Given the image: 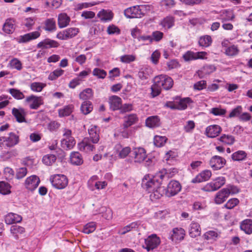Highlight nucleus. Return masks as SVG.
<instances>
[{
    "instance_id": "nucleus-34",
    "label": "nucleus",
    "mask_w": 252,
    "mask_h": 252,
    "mask_svg": "<svg viewBox=\"0 0 252 252\" xmlns=\"http://www.w3.org/2000/svg\"><path fill=\"white\" fill-rule=\"evenodd\" d=\"M146 125L151 128L157 127L159 125V119L157 116L150 117L146 119Z\"/></svg>"
},
{
    "instance_id": "nucleus-36",
    "label": "nucleus",
    "mask_w": 252,
    "mask_h": 252,
    "mask_svg": "<svg viewBox=\"0 0 252 252\" xmlns=\"http://www.w3.org/2000/svg\"><path fill=\"white\" fill-rule=\"evenodd\" d=\"M44 25L43 29L46 31L52 32L56 30V22L53 18L46 20Z\"/></svg>"
},
{
    "instance_id": "nucleus-48",
    "label": "nucleus",
    "mask_w": 252,
    "mask_h": 252,
    "mask_svg": "<svg viewBox=\"0 0 252 252\" xmlns=\"http://www.w3.org/2000/svg\"><path fill=\"white\" fill-rule=\"evenodd\" d=\"M167 138L165 136H155L154 143L158 147H161L166 142Z\"/></svg>"
},
{
    "instance_id": "nucleus-35",
    "label": "nucleus",
    "mask_w": 252,
    "mask_h": 252,
    "mask_svg": "<svg viewBox=\"0 0 252 252\" xmlns=\"http://www.w3.org/2000/svg\"><path fill=\"white\" fill-rule=\"evenodd\" d=\"M212 43V39L211 36L205 35L200 37L198 40V44L200 46L208 47L211 46Z\"/></svg>"
},
{
    "instance_id": "nucleus-21",
    "label": "nucleus",
    "mask_w": 252,
    "mask_h": 252,
    "mask_svg": "<svg viewBox=\"0 0 252 252\" xmlns=\"http://www.w3.org/2000/svg\"><path fill=\"white\" fill-rule=\"evenodd\" d=\"M14 22L15 21L12 19L10 18L6 19L3 25V31L7 34L12 33L15 30L14 26Z\"/></svg>"
},
{
    "instance_id": "nucleus-45",
    "label": "nucleus",
    "mask_w": 252,
    "mask_h": 252,
    "mask_svg": "<svg viewBox=\"0 0 252 252\" xmlns=\"http://www.w3.org/2000/svg\"><path fill=\"white\" fill-rule=\"evenodd\" d=\"M92 95V90L90 88H87L80 93L79 94V98L83 100H87L91 98Z\"/></svg>"
},
{
    "instance_id": "nucleus-54",
    "label": "nucleus",
    "mask_w": 252,
    "mask_h": 252,
    "mask_svg": "<svg viewBox=\"0 0 252 252\" xmlns=\"http://www.w3.org/2000/svg\"><path fill=\"white\" fill-rule=\"evenodd\" d=\"M239 202V201L237 198L230 199L225 204L224 207L227 209H231L236 206Z\"/></svg>"
},
{
    "instance_id": "nucleus-32",
    "label": "nucleus",
    "mask_w": 252,
    "mask_h": 252,
    "mask_svg": "<svg viewBox=\"0 0 252 252\" xmlns=\"http://www.w3.org/2000/svg\"><path fill=\"white\" fill-rule=\"evenodd\" d=\"M240 227L246 233L251 234L252 233V220L250 219L244 220L241 224Z\"/></svg>"
},
{
    "instance_id": "nucleus-30",
    "label": "nucleus",
    "mask_w": 252,
    "mask_h": 252,
    "mask_svg": "<svg viewBox=\"0 0 252 252\" xmlns=\"http://www.w3.org/2000/svg\"><path fill=\"white\" fill-rule=\"evenodd\" d=\"M70 162L72 164L79 165L83 163L81 155L78 152H72L70 156Z\"/></svg>"
},
{
    "instance_id": "nucleus-23",
    "label": "nucleus",
    "mask_w": 252,
    "mask_h": 252,
    "mask_svg": "<svg viewBox=\"0 0 252 252\" xmlns=\"http://www.w3.org/2000/svg\"><path fill=\"white\" fill-rule=\"evenodd\" d=\"M185 231L181 228H175L173 229V234L171 236L172 241H181L185 236Z\"/></svg>"
},
{
    "instance_id": "nucleus-52",
    "label": "nucleus",
    "mask_w": 252,
    "mask_h": 252,
    "mask_svg": "<svg viewBox=\"0 0 252 252\" xmlns=\"http://www.w3.org/2000/svg\"><path fill=\"white\" fill-rule=\"evenodd\" d=\"M64 71L61 69H57L50 73L48 76V79L50 80H56L58 77L61 76Z\"/></svg>"
},
{
    "instance_id": "nucleus-27",
    "label": "nucleus",
    "mask_w": 252,
    "mask_h": 252,
    "mask_svg": "<svg viewBox=\"0 0 252 252\" xmlns=\"http://www.w3.org/2000/svg\"><path fill=\"white\" fill-rule=\"evenodd\" d=\"M59 44L56 41L46 38L39 42L37 47H58Z\"/></svg>"
},
{
    "instance_id": "nucleus-41",
    "label": "nucleus",
    "mask_w": 252,
    "mask_h": 252,
    "mask_svg": "<svg viewBox=\"0 0 252 252\" xmlns=\"http://www.w3.org/2000/svg\"><path fill=\"white\" fill-rule=\"evenodd\" d=\"M46 86V84L41 82H33L30 85L31 89L36 92H40Z\"/></svg>"
},
{
    "instance_id": "nucleus-7",
    "label": "nucleus",
    "mask_w": 252,
    "mask_h": 252,
    "mask_svg": "<svg viewBox=\"0 0 252 252\" xmlns=\"http://www.w3.org/2000/svg\"><path fill=\"white\" fill-rule=\"evenodd\" d=\"M181 189L180 184L176 181H171L165 189V195L170 197L177 194Z\"/></svg>"
},
{
    "instance_id": "nucleus-63",
    "label": "nucleus",
    "mask_w": 252,
    "mask_h": 252,
    "mask_svg": "<svg viewBox=\"0 0 252 252\" xmlns=\"http://www.w3.org/2000/svg\"><path fill=\"white\" fill-rule=\"evenodd\" d=\"M242 111V107L241 106H238L235 108L233 109L232 111L230 113L229 117L232 118L240 116Z\"/></svg>"
},
{
    "instance_id": "nucleus-13",
    "label": "nucleus",
    "mask_w": 252,
    "mask_h": 252,
    "mask_svg": "<svg viewBox=\"0 0 252 252\" xmlns=\"http://www.w3.org/2000/svg\"><path fill=\"white\" fill-rule=\"evenodd\" d=\"M221 131V128L219 125H210L206 127L205 134L208 137L215 138L218 136Z\"/></svg>"
},
{
    "instance_id": "nucleus-33",
    "label": "nucleus",
    "mask_w": 252,
    "mask_h": 252,
    "mask_svg": "<svg viewBox=\"0 0 252 252\" xmlns=\"http://www.w3.org/2000/svg\"><path fill=\"white\" fill-rule=\"evenodd\" d=\"M75 145V141L74 138L68 139H63L61 141V146L65 150H70Z\"/></svg>"
},
{
    "instance_id": "nucleus-20",
    "label": "nucleus",
    "mask_w": 252,
    "mask_h": 252,
    "mask_svg": "<svg viewBox=\"0 0 252 252\" xmlns=\"http://www.w3.org/2000/svg\"><path fill=\"white\" fill-rule=\"evenodd\" d=\"M109 103L112 110L120 109L122 105V99L118 96L113 95L109 98Z\"/></svg>"
},
{
    "instance_id": "nucleus-60",
    "label": "nucleus",
    "mask_w": 252,
    "mask_h": 252,
    "mask_svg": "<svg viewBox=\"0 0 252 252\" xmlns=\"http://www.w3.org/2000/svg\"><path fill=\"white\" fill-rule=\"evenodd\" d=\"M10 231L12 234L17 235L18 233H23L25 231V229L20 226L13 225L10 228Z\"/></svg>"
},
{
    "instance_id": "nucleus-10",
    "label": "nucleus",
    "mask_w": 252,
    "mask_h": 252,
    "mask_svg": "<svg viewBox=\"0 0 252 252\" xmlns=\"http://www.w3.org/2000/svg\"><path fill=\"white\" fill-rule=\"evenodd\" d=\"M78 32V29L76 28H70L59 32L57 35V37L60 39L66 40L74 37Z\"/></svg>"
},
{
    "instance_id": "nucleus-39",
    "label": "nucleus",
    "mask_w": 252,
    "mask_h": 252,
    "mask_svg": "<svg viewBox=\"0 0 252 252\" xmlns=\"http://www.w3.org/2000/svg\"><path fill=\"white\" fill-rule=\"evenodd\" d=\"M81 111L84 115L89 114L93 110V105L89 101H84L80 108Z\"/></svg>"
},
{
    "instance_id": "nucleus-64",
    "label": "nucleus",
    "mask_w": 252,
    "mask_h": 252,
    "mask_svg": "<svg viewBox=\"0 0 252 252\" xmlns=\"http://www.w3.org/2000/svg\"><path fill=\"white\" fill-rule=\"evenodd\" d=\"M226 110L219 108H213L211 112L215 116H222L226 113Z\"/></svg>"
},
{
    "instance_id": "nucleus-40",
    "label": "nucleus",
    "mask_w": 252,
    "mask_h": 252,
    "mask_svg": "<svg viewBox=\"0 0 252 252\" xmlns=\"http://www.w3.org/2000/svg\"><path fill=\"white\" fill-rule=\"evenodd\" d=\"M137 117L135 114H131L126 118V120L123 124L124 128H126L134 124L137 121Z\"/></svg>"
},
{
    "instance_id": "nucleus-19",
    "label": "nucleus",
    "mask_w": 252,
    "mask_h": 252,
    "mask_svg": "<svg viewBox=\"0 0 252 252\" xmlns=\"http://www.w3.org/2000/svg\"><path fill=\"white\" fill-rule=\"evenodd\" d=\"M40 33L37 31L30 32L20 36L19 39V42H27L31 40L35 39L39 37Z\"/></svg>"
},
{
    "instance_id": "nucleus-51",
    "label": "nucleus",
    "mask_w": 252,
    "mask_h": 252,
    "mask_svg": "<svg viewBox=\"0 0 252 252\" xmlns=\"http://www.w3.org/2000/svg\"><path fill=\"white\" fill-rule=\"evenodd\" d=\"M189 98H186L181 99L180 101L176 103L177 109L184 110L187 107V104L189 102Z\"/></svg>"
},
{
    "instance_id": "nucleus-59",
    "label": "nucleus",
    "mask_w": 252,
    "mask_h": 252,
    "mask_svg": "<svg viewBox=\"0 0 252 252\" xmlns=\"http://www.w3.org/2000/svg\"><path fill=\"white\" fill-rule=\"evenodd\" d=\"M137 223L135 222H132L129 225H127L126 226H125L121 232H120L119 233L122 234L124 235L126 233L130 231L131 229L133 228H135L137 227Z\"/></svg>"
},
{
    "instance_id": "nucleus-44",
    "label": "nucleus",
    "mask_w": 252,
    "mask_h": 252,
    "mask_svg": "<svg viewBox=\"0 0 252 252\" xmlns=\"http://www.w3.org/2000/svg\"><path fill=\"white\" fill-rule=\"evenodd\" d=\"M56 160V157L54 155H47L42 158L43 162L47 165H51Z\"/></svg>"
},
{
    "instance_id": "nucleus-37",
    "label": "nucleus",
    "mask_w": 252,
    "mask_h": 252,
    "mask_svg": "<svg viewBox=\"0 0 252 252\" xmlns=\"http://www.w3.org/2000/svg\"><path fill=\"white\" fill-rule=\"evenodd\" d=\"M174 18L171 16H168L164 18L160 23L161 25L165 29H170L174 24Z\"/></svg>"
},
{
    "instance_id": "nucleus-56",
    "label": "nucleus",
    "mask_w": 252,
    "mask_h": 252,
    "mask_svg": "<svg viewBox=\"0 0 252 252\" xmlns=\"http://www.w3.org/2000/svg\"><path fill=\"white\" fill-rule=\"evenodd\" d=\"M216 67L213 65H206L203 66L201 72L205 74H209L216 70Z\"/></svg>"
},
{
    "instance_id": "nucleus-31",
    "label": "nucleus",
    "mask_w": 252,
    "mask_h": 252,
    "mask_svg": "<svg viewBox=\"0 0 252 252\" xmlns=\"http://www.w3.org/2000/svg\"><path fill=\"white\" fill-rule=\"evenodd\" d=\"M89 134V140L90 139L92 143H97L99 140V136L97 133L96 126H94L88 130Z\"/></svg>"
},
{
    "instance_id": "nucleus-11",
    "label": "nucleus",
    "mask_w": 252,
    "mask_h": 252,
    "mask_svg": "<svg viewBox=\"0 0 252 252\" xmlns=\"http://www.w3.org/2000/svg\"><path fill=\"white\" fill-rule=\"evenodd\" d=\"M225 164V159L218 156H213L210 160V165L214 170L221 169Z\"/></svg>"
},
{
    "instance_id": "nucleus-18",
    "label": "nucleus",
    "mask_w": 252,
    "mask_h": 252,
    "mask_svg": "<svg viewBox=\"0 0 252 252\" xmlns=\"http://www.w3.org/2000/svg\"><path fill=\"white\" fill-rule=\"evenodd\" d=\"M230 192L225 189H223L219 191L215 197V202L217 204L223 203L228 197Z\"/></svg>"
},
{
    "instance_id": "nucleus-15",
    "label": "nucleus",
    "mask_w": 252,
    "mask_h": 252,
    "mask_svg": "<svg viewBox=\"0 0 252 252\" xmlns=\"http://www.w3.org/2000/svg\"><path fill=\"white\" fill-rule=\"evenodd\" d=\"M78 148L80 151L88 153L93 151L94 147L90 143L89 138H85L81 142L78 143Z\"/></svg>"
},
{
    "instance_id": "nucleus-61",
    "label": "nucleus",
    "mask_w": 252,
    "mask_h": 252,
    "mask_svg": "<svg viewBox=\"0 0 252 252\" xmlns=\"http://www.w3.org/2000/svg\"><path fill=\"white\" fill-rule=\"evenodd\" d=\"M10 65L12 68L20 70L22 68L21 62L17 59H13L10 62Z\"/></svg>"
},
{
    "instance_id": "nucleus-24",
    "label": "nucleus",
    "mask_w": 252,
    "mask_h": 252,
    "mask_svg": "<svg viewBox=\"0 0 252 252\" xmlns=\"http://www.w3.org/2000/svg\"><path fill=\"white\" fill-rule=\"evenodd\" d=\"M220 235V232L218 230H210L205 232L203 237L206 240L215 241Z\"/></svg>"
},
{
    "instance_id": "nucleus-25",
    "label": "nucleus",
    "mask_w": 252,
    "mask_h": 252,
    "mask_svg": "<svg viewBox=\"0 0 252 252\" xmlns=\"http://www.w3.org/2000/svg\"><path fill=\"white\" fill-rule=\"evenodd\" d=\"M200 227L199 224L195 222H192L190 225L189 229V235L192 238H195L200 234Z\"/></svg>"
},
{
    "instance_id": "nucleus-42",
    "label": "nucleus",
    "mask_w": 252,
    "mask_h": 252,
    "mask_svg": "<svg viewBox=\"0 0 252 252\" xmlns=\"http://www.w3.org/2000/svg\"><path fill=\"white\" fill-rule=\"evenodd\" d=\"M219 139L221 142L228 145H232L235 141L234 137L230 135L223 134Z\"/></svg>"
},
{
    "instance_id": "nucleus-38",
    "label": "nucleus",
    "mask_w": 252,
    "mask_h": 252,
    "mask_svg": "<svg viewBox=\"0 0 252 252\" xmlns=\"http://www.w3.org/2000/svg\"><path fill=\"white\" fill-rule=\"evenodd\" d=\"M247 156V154L245 151L239 150L233 153L231 158L234 161H242L245 159Z\"/></svg>"
},
{
    "instance_id": "nucleus-46",
    "label": "nucleus",
    "mask_w": 252,
    "mask_h": 252,
    "mask_svg": "<svg viewBox=\"0 0 252 252\" xmlns=\"http://www.w3.org/2000/svg\"><path fill=\"white\" fill-rule=\"evenodd\" d=\"M154 84L151 87V94L153 97H155L159 95L160 93L161 87L160 85H158V83L155 81V77L154 78Z\"/></svg>"
},
{
    "instance_id": "nucleus-9",
    "label": "nucleus",
    "mask_w": 252,
    "mask_h": 252,
    "mask_svg": "<svg viewBox=\"0 0 252 252\" xmlns=\"http://www.w3.org/2000/svg\"><path fill=\"white\" fill-rule=\"evenodd\" d=\"M131 157L134 159V162L141 163L146 158V153L142 148H134L131 153Z\"/></svg>"
},
{
    "instance_id": "nucleus-28",
    "label": "nucleus",
    "mask_w": 252,
    "mask_h": 252,
    "mask_svg": "<svg viewBox=\"0 0 252 252\" xmlns=\"http://www.w3.org/2000/svg\"><path fill=\"white\" fill-rule=\"evenodd\" d=\"M116 148L119 157L121 158H125L129 154L131 153V150L129 147L122 148L121 145L118 144L116 145Z\"/></svg>"
},
{
    "instance_id": "nucleus-29",
    "label": "nucleus",
    "mask_w": 252,
    "mask_h": 252,
    "mask_svg": "<svg viewBox=\"0 0 252 252\" xmlns=\"http://www.w3.org/2000/svg\"><path fill=\"white\" fill-rule=\"evenodd\" d=\"M97 16L101 21L107 22L110 21L113 19V13L111 11L102 10L98 12Z\"/></svg>"
},
{
    "instance_id": "nucleus-26",
    "label": "nucleus",
    "mask_w": 252,
    "mask_h": 252,
    "mask_svg": "<svg viewBox=\"0 0 252 252\" xmlns=\"http://www.w3.org/2000/svg\"><path fill=\"white\" fill-rule=\"evenodd\" d=\"M70 18L66 13H61L59 15L58 23L59 28H63L67 26L69 22Z\"/></svg>"
},
{
    "instance_id": "nucleus-3",
    "label": "nucleus",
    "mask_w": 252,
    "mask_h": 252,
    "mask_svg": "<svg viewBox=\"0 0 252 252\" xmlns=\"http://www.w3.org/2000/svg\"><path fill=\"white\" fill-rule=\"evenodd\" d=\"M19 142V136L13 132H10L8 137H0V147L11 148L17 145Z\"/></svg>"
},
{
    "instance_id": "nucleus-4",
    "label": "nucleus",
    "mask_w": 252,
    "mask_h": 252,
    "mask_svg": "<svg viewBox=\"0 0 252 252\" xmlns=\"http://www.w3.org/2000/svg\"><path fill=\"white\" fill-rule=\"evenodd\" d=\"M52 185L58 189H63L68 184V179L65 175L57 174L50 179Z\"/></svg>"
},
{
    "instance_id": "nucleus-62",
    "label": "nucleus",
    "mask_w": 252,
    "mask_h": 252,
    "mask_svg": "<svg viewBox=\"0 0 252 252\" xmlns=\"http://www.w3.org/2000/svg\"><path fill=\"white\" fill-rule=\"evenodd\" d=\"M176 4L174 0H162L161 4L164 6L166 8H171L173 7Z\"/></svg>"
},
{
    "instance_id": "nucleus-14",
    "label": "nucleus",
    "mask_w": 252,
    "mask_h": 252,
    "mask_svg": "<svg viewBox=\"0 0 252 252\" xmlns=\"http://www.w3.org/2000/svg\"><path fill=\"white\" fill-rule=\"evenodd\" d=\"M26 101L30 103V107L32 109H37L40 105L43 104L41 97L36 96L33 95L27 97Z\"/></svg>"
},
{
    "instance_id": "nucleus-2",
    "label": "nucleus",
    "mask_w": 252,
    "mask_h": 252,
    "mask_svg": "<svg viewBox=\"0 0 252 252\" xmlns=\"http://www.w3.org/2000/svg\"><path fill=\"white\" fill-rule=\"evenodd\" d=\"M146 7H149V5H135L128 7L125 10L124 15L129 19L140 18L144 16L145 13L144 12L143 9Z\"/></svg>"
},
{
    "instance_id": "nucleus-57",
    "label": "nucleus",
    "mask_w": 252,
    "mask_h": 252,
    "mask_svg": "<svg viewBox=\"0 0 252 252\" xmlns=\"http://www.w3.org/2000/svg\"><path fill=\"white\" fill-rule=\"evenodd\" d=\"M27 174V169L26 167H22L17 169L16 174V178L17 179H21L24 178Z\"/></svg>"
},
{
    "instance_id": "nucleus-12",
    "label": "nucleus",
    "mask_w": 252,
    "mask_h": 252,
    "mask_svg": "<svg viewBox=\"0 0 252 252\" xmlns=\"http://www.w3.org/2000/svg\"><path fill=\"white\" fill-rule=\"evenodd\" d=\"M39 183V178L36 175H32L27 178L25 181V187L28 189L32 191L37 188Z\"/></svg>"
},
{
    "instance_id": "nucleus-50",
    "label": "nucleus",
    "mask_w": 252,
    "mask_h": 252,
    "mask_svg": "<svg viewBox=\"0 0 252 252\" xmlns=\"http://www.w3.org/2000/svg\"><path fill=\"white\" fill-rule=\"evenodd\" d=\"M9 93L13 97L17 99H22L24 98V95L19 90L15 89H10L9 90Z\"/></svg>"
},
{
    "instance_id": "nucleus-58",
    "label": "nucleus",
    "mask_w": 252,
    "mask_h": 252,
    "mask_svg": "<svg viewBox=\"0 0 252 252\" xmlns=\"http://www.w3.org/2000/svg\"><path fill=\"white\" fill-rule=\"evenodd\" d=\"M93 75L97 76L99 78L103 79L106 75V72L102 69L96 68L94 69Z\"/></svg>"
},
{
    "instance_id": "nucleus-47",
    "label": "nucleus",
    "mask_w": 252,
    "mask_h": 252,
    "mask_svg": "<svg viewBox=\"0 0 252 252\" xmlns=\"http://www.w3.org/2000/svg\"><path fill=\"white\" fill-rule=\"evenodd\" d=\"M10 186L9 184L3 181L0 182V193L6 194L10 192Z\"/></svg>"
},
{
    "instance_id": "nucleus-16",
    "label": "nucleus",
    "mask_w": 252,
    "mask_h": 252,
    "mask_svg": "<svg viewBox=\"0 0 252 252\" xmlns=\"http://www.w3.org/2000/svg\"><path fill=\"white\" fill-rule=\"evenodd\" d=\"M12 113L18 122L22 123L26 121L25 117L26 113L23 108L17 109L13 108L12 110Z\"/></svg>"
},
{
    "instance_id": "nucleus-6",
    "label": "nucleus",
    "mask_w": 252,
    "mask_h": 252,
    "mask_svg": "<svg viewBox=\"0 0 252 252\" xmlns=\"http://www.w3.org/2000/svg\"><path fill=\"white\" fill-rule=\"evenodd\" d=\"M155 81L158 83V85H160L161 87L166 90L170 89L173 85L172 79L164 75H160L155 77Z\"/></svg>"
},
{
    "instance_id": "nucleus-43",
    "label": "nucleus",
    "mask_w": 252,
    "mask_h": 252,
    "mask_svg": "<svg viewBox=\"0 0 252 252\" xmlns=\"http://www.w3.org/2000/svg\"><path fill=\"white\" fill-rule=\"evenodd\" d=\"M96 229V225L94 222H90L86 224L84 226L83 232L86 234H90L93 232Z\"/></svg>"
},
{
    "instance_id": "nucleus-17",
    "label": "nucleus",
    "mask_w": 252,
    "mask_h": 252,
    "mask_svg": "<svg viewBox=\"0 0 252 252\" xmlns=\"http://www.w3.org/2000/svg\"><path fill=\"white\" fill-rule=\"evenodd\" d=\"M212 175L210 170H206L200 173L195 178L192 180L194 183H200L208 180Z\"/></svg>"
},
{
    "instance_id": "nucleus-1",
    "label": "nucleus",
    "mask_w": 252,
    "mask_h": 252,
    "mask_svg": "<svg viewBox=\"0 0 252 252\" xmlns=\"http://www.w3.org/2000/svg\"><path fill=\"white\" fill-rule=\"evenodd\" d=\"M165 177H169L168 170L163 169L152 179L148 180L145 176L142 180V186L150 194L152 200L160 198L164 194H165V189L161 186V180Z\"/></svg>"
},
{
    "instance_id": "nucleus-49",
    "label": "nucleus",
    "mask_w": 252,
    "mask_h": 252,
    "mask_svg": "<svg viewBox=\"0 0 252 252\" xmlns=\"http://www.w3.org/2000/svg\"><path fill=\"white\" fill-rule=\"evenodd\" d=\"M73 106L68 105L65 106L64 108L60 109L59 111L60 117H64L69 115L72 111Z\"/></svg>"
},
{
    "instance_id": "nucleus-8",
    "label": "nucleus",
    "mask_w": 252,
    "mask_h": 252,
    "mask_svg": "<svg viewBox=\"0 0 252 252\" xmlns=\"http://www.w3.org/2000/svg\"><path fill=\"white\" fill-rule=\"evenodd\" d=\"M145 249L147 251L153 250L160 244V240L156 234H152L145 239Z\"/></svg>"
},
{
    "instance_id": "nucleus-5",
    "label": "nucleus",
    "mask_w": 252,
    "mask_h": 252,
    "mask_svg": "<svg viewBox=\"0 0 252 252\" xmlns=\"http://www.w3.org/2000/svg\"><path fill=\"white\" fill-rule=\"evenodd\" d=\"M225 183V179L223 177H219L214 180L213 182L207 184L203 190L206 191H213L221 188Z\"/></svg>"
},
{
    "instance_id": "nucleus-55",
    "label": "nucleus",
    "mask_w": 252,
    "mask_h": 252,
    "mask_svg": "<svg viewBox=\"0 0 252 252\" xmlns=\"http://www.w3.org/2000/svg\"><path fill=\"white\" fill-rule=\"evenodd\" d=\"M135 60V57L132 55H125L120 58V61L124 63H128L133 62Z\"/></svg>"
},
{
    "instance_id": "nucleus-22",
    "label": "nucleus",
    "mask_w": 252,
    "mask_h": 252,
    "mask_svg": "<svg viewBox=\"0 0 252 252\" xmlns=\"http://www.w3.org/2000/svg\"><path fill=\"white\" fill-rule=\"evenodd\" d=\"M21 220L22 217L21 216L12 213L8 214L5 217V221L8 224L19 222Z\"/></svg>"
},
{
    "instance_id": "nucleus-53",
    "label": "nucleus",
    "mask_w": 252,
    "mask_h": 252,
    "mask_svg": "<svg viewBox=\"0 0 252 252\" xmlns=\"http://www.w3.org/2000/svg\"><path fill=\"white\" fill-rule=\"evenodd\" d=\"M107 32L108 34H119L121 32V31L118 27L112 24L108 27Z\"/></svg>"
}]
</instances>
